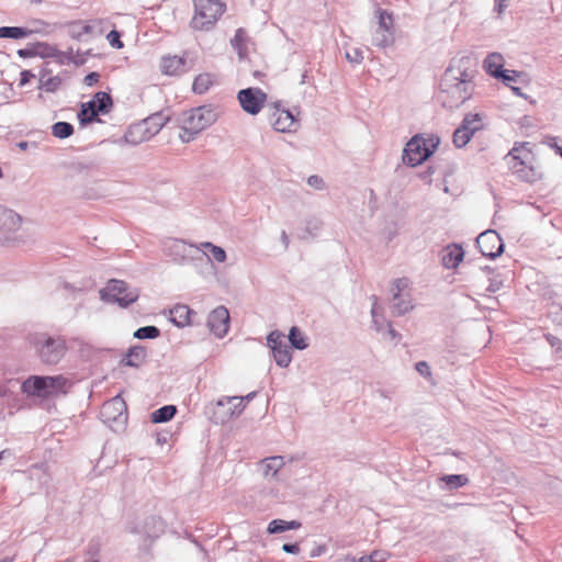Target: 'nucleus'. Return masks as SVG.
Returning a JSON list of instances; mask_svg holds the SVG:
<instances>
[{"label": "nucleus", "instance_id": "nucleus-23", "mask_svg": "<svg viewBox=\"0 0 562 562\" xmlns=\"http://www.w3.org/2000/svg\"><path fill=\"white\" fill-rule=\"evenodd\" d=\"M217 81L216 75L212 72H202L199 74L192 85L193 92L198 94H203L210 90Z\"/></svg>", "mask_w": 562, "mask_h": 562}, {"label": "nucleus", "instance_id": "nucleus-18", "mask_svg": "<svg viewBox=\"0 0 562 562\" xmlns=\"http://www.w3.org/2000/svg\"><path fill=\"white\" fill-rule=\"evenodd\" d=\"M159 69L166 76H181L187 71V54L165 55L160 58Z\"/></svg>", "mask_w": 562, "mask_h": 562}, {"label": "nucleus", "instance_id": "nucleus-14", "mask_svg": "<svg viewBox=\"0 0 562 562\" xmlns=\"http://www.w3.org/2000/svg\"><path fill=\"white\" fill-rule=\"evenodd\" d=\"M159 130L160 125L154 119H147L130 126L125 139L131 144H139L150 139Z\"/></svg>", "mask_w": 562, "mask_h": 562}, {"label": "nucleus", "instance_id": "nucleus-21", "mask_svg": "<svg viewBox=\"0 0 562 562\" xmlns=\"http://www.w3.org/2000/svg\"><path fill=\"white\" fill-rule=\"evenodd\" d=\"M463 257H464V251H463L462 247L459 245L452 244V245H448L443 249L441 261H442V265L447 269H454L463 260Z\"/></svg>", "mask_w": 562, "mask_h": 562}, {"label": "nucleus", "instance_id": "nucleus-30", "mask_svg": "<svg viewBox=\"0 0 562 562\" xmlns=\"http://www.w3.org/2000/svg\"><path fill=\"white\" fill-rule=\"evenodd\" d=\"M461 125L474 135L476 131H480L483 127L482 117L480 114H467Z\"/></svg>", "mask_w": 562, "mask_h": 562}, {"label": "nucleus", "instance_id": "nucleus-29", "mask_svg": "<svg viewBox=\"0 0 562 562\" xmlns=\"http://www.w3.org/2000/svg\"><path fill=\"white\" fill-rule=\"evenodd\" d=\"M176 412H177V409H176L175 406L166 405V406L160 407L159 409L155 411L151 414V420L154 423H165V422H168V420H170L175 416Z\"/></svg>", "mask_w": 562, "mask_h": 562}, {"label": "nucleus", "instance_id": "nucleus-47", "mask_svg": "<svg viewBox=\"0 0 562 562\" xmlns=\"http://www.w3.org/2000/svg\"><path fill=\"white\" fill-rule=\"evenodd\" d=\"M0 562H12V560H11V559H9V558H5V559H3V560H0Z\"/></svg>", "mask_w": 562, "mask_h": 562}, {"label": "nucleus", "instance_id": "nucleus-36", "mask_svg": "<svg viewBox=\"0 0 562 562\" xmlns=\"http://www.w3.org/2000/svg\"><path fill=\"white\" fill-rule=\"evenodd\" d=\"M123 406L124 402L119 397H114L103 404L101 413L103 416H108V418H110L109 413L111 409L120 411L121 413Z\"/></svg>", "mask_w": 562, "mask_h": 562}, {"label": "nucleus", "instance_id": "nucleus-48", "mask_svg": "<svg viewBox=\"0 0 562 562\" xmlns=\"http://www.w3.org/2000/svg\"><path fill=\"white\" fill-rule=\"evenodd\" d=\"M372 314H373V316L375 315V304L372 307Z\"/></svg>", "mask_w": 562, "mask_h": 562}, {"label": "nucleus", "instance_id": "nucleus-51", "mask_svg": "<svg viewBox=\"0 0 562 562\" xmlns=\"http://www.w3.org/2000/svg\"><path fill=\"white\" fill-rule=\"evenodd\" d=\"M561 156H562V149H561Z\"/></svg>", "mask_w": 562, "mask_h": 562}, {"label": "nucleus", "instance_id": "nucleus-12", "mask_svg": "<svg viewBox=\"0 0 562 562\" xmlns=\"http://www.w3.org/2000/svg\"><path fill=\"white\" fill-rule=\"evenodd\" d=\"M267 98V93L260 88H246L237 93L241 109L250 115H257L263 109Z\"/></svg>", "mask_w": 562, "mask_h": 562}, {"label": "nucleus", "instance_id": "nucleus-11", "mask_svg": "<svg viewBox=\"0 0 562 562\" xmlns=\"http://www.w3.org/2000/svg\"><path fill=\"white\" fill-rule=\"evenodd\" d=\"M255 392L249 393L246 396H225L217 402V408L215 411L216 418L224 423L235 416L241 414L245 409V401H249L255 396Z\"/></svg>", "mask_w": 562, "mask_h": 562}, {"label": "nucleus", "instance_id": "nucleus-34", "mask_svg": "<svg viewBox=\"0 0 562 562\" xmlns=\"http://www.w3.org/2000/svg\"><path fill=\"white\" fill-rule=\"evenodd\" d=\"M473 135L468 130L460 125L453 133V143L457 147L465 146Z\"/></svg>", "mask_w": 562, "mask_h": 562}, {"label": "nucleus", "instance_id": "nucleus-38", "mask_svg": "<svg viewBox=\"0 0 562 562\" xmlns=\"http://www.w3.org/2000/svg\"><path fill=\"white\" fill-rule=\"evenodd\" d=\"M120 37H121L120 33L117 31H115V30H112L106 35V40H108L109 44L112 47H116V48L123 47V43L121 42Z\"/></svg>", "mask_w": 562, "mask_h": 562}, {"label": "nucleus", "instance_id": "nucleus-19", "mask_svg": "<svg viewBox=\"0 0 562 562\" xmlns=\"http://www.w3.org/2000/svg\"><path fill=\"white\" fill-rule=\"evenodd\" d=\"M207 325L217 337H223L229 328V313L225 306L214 308L207 318Z\"/></svg>", "mask_w": 562, "mask_h": 562}, {"label": "nucleus", "instance_id": "nucleus-4", "mask_svg": "<svg viewBox=\"0 0 562 562\" xmlns=\"http://www.w3.org/2000/svg\"><path fill=\"white\" fill-rule=\"evenodd\" d=\"M439 145L437 136H414L405 146L403 161L408 166L416 167L427 160Z\"/></svg>", "mask_w": 562, "mask_h": 562}, {"label": "nucleus", "instance_id": "nucleus-6", "mask_svg": "<svg viewBox=\"0 0 562 562\" xmlns=\"http://www.w3.org/2000/svg\"><path fill=\"white\" fill-rule=\"evenodd\" d=\"M217 119V114L213 108L202 105L199 108L191 109L188 111L182 120L183 134L180 137L184 140H189L191 136L202 132L210 125H212Z\"/></svg>", "mask_w": 562, "mask_h": 562}, {"label": "nucleus", "instance_id": "nucleus-17", "mask_svg": "<svg viewBox=\"0 0 562 562\" xmlns=\"http://www.w3.org/2000/svg\"><path fill=\"white\" fill-rule=\"evenodd\" d=\"M267 340L268 345L272 349L277 364L282 368H286L292 360V353L290 347L284 341L283 334L274 330L269 334Z\"/></svg>", "mask_w": 562, "mask_h": 562}, {"label": "nucleus", "instance_id": "nucleus-35", "mask_svg": "<svg viewBox=\"0 0 562 562\" xmlns=\"http://www.w3.org/2000/svg\"><path fill=\"white\" fill-rule=\"evenodd\" d=\"M201 246L210 250L215 261L224 262L226 260V252L222 247L215 246L209 241L202 243Z\"/></svg>", "mask_w": 562, "mask_h": 562}, {"label": "nucleus", "instance_id": "nucleus-50", "mask_svg": "<svg viewBox=\"0 0 562 562\" xmlns=\"http://www.w3.org/2000/svg\"><path fill=\"white\" fill-rule=\"evenodd\" d=\"M259 75H260V72H258V71H255V72H254V76H255V77H258Z\"/></svg>", "mask_w": 562, "mask_h": 562}, {"label": "nucleus", "instance_id": "nucleus-26", "mask_svg": "<svg viewBox=\"0 0 562 562\" xmlns=\"http://www.w3.org/2000/svg\"><path fill=\"white\" fill-rule=\"evenodd\" d=\"M301 527V522L296 520H282V519H274L269 522L268 525V532L269 533H280L284 532L286 530H293L299 529Z\"/></svg>", "mask_w": 562, "mask_h": 562}, {"label": "nucleus", "instance_id": "nucleus-49", "mask_svg": "<svg viewBox=\"0 0 562 562\" xmlns=\"http://www.w3.org/2000/svg\"><path fill=\"white\" fill-rule=\"evenodd\" d=\"M4 452V450L0 452V460L3 458Z\"/></svg>", "mask_w": 562, "mask_h": 562}, {"label": "nucleus", "instance_id": "nucleus-2", "mask_svg": "<svg viewBox=\"0 0 562 562\" xmlns=\"http://www.w3.org/2000/svg\"><path fill=\"white\" fill-rule=\"evenodd\" d=\"M509 170L521 181L537 182L542 179L536 145L530 142H517L505 156Z\"/></svg>", "mask_w": 562, "mask_h": 562}, {"label": "nucleus", "instance_id": "nucleus-28", "mask_svg": "<svg viewBox=\"0 0 562 562\" xmlns=\"http://www.w3.org/2000/svg\"><path fill=\"white\" fill-rule=\"evenodd\" d=\"M30 34V31L18 26H2L0 27L1 38H24Z\"/></svg>", "mask_w": 562, "mask_h": 562}, {"label": "nucleus", "instance_id": "nucleus-39", "mask_svg": "<svg viewBox=\"0 0 562 562\" xmlns=\"http://www.w3.org/2000/svg\"><path fill=\"white\" fill-rule=\"evenodd\" d=\"M416 370L419 374L424 375L425 378L431 376L430 367L426 361H419L416 364Z\"/></svg>", "mask_w": 562, "mask_h": 562}, {"label": "nucleus", "instance_id": "nucleus-44", "mask_svg": "<svg viewBox=\"0 0 562 562\" xmlns=\"http://www.w3.org/2000/svg\"><path fill=\"white\" fill-rule=\"evenodd\" d=\"M307 183L314 188H321L322 184H323V180L321 177L318 176H311L308 179H307Z\"/></svg>", "mask_w": 562, "mask_h": 562}, {"label": "nucleus", "instance_id": "nucleus-10", "mask_svg": "<svg viewBox=\"0 0 562 562\" xmlns=\"http://www.w3.org/2000/svg\"><path fill=\"white\" fill-rule=\"evenodd\" d=\"M378 23L371 34V44L376 47H386L394 43V21L391 13L378 10Z\"/></svg>", "mask_w": 562, "mask_h": 562}, {"label": "nucleus", "instance_id": "nucleus-16", "mask_svg": "<svg viewBox=\"0 0 562 562\" xmlns=\"http://www.w3.org/2000/svg\"><path fill=\"white\" fill-rule=\"evenodd\" d=\"M476 246L484 257L495 258L503 251V240L495 231H486L476 238Z\"/></svg>", "mask_w": 562, "mask_h": 562}, {"label": "nucleus", "instance_id": "nucleus-32", "mask_svg": "<svg viewBox=\"0 0 562 562\" xmlns=\"http://www.w3.org/2000/svg\"><path fill=\"white\" fill-rule=\"evenodd\" d=\"M289 340L291 345L296 349H305L307 347L306 337L295 326L290 329Z\"/></svg>", "mask_w": 562, "mask_h": 562}, {"label": "nucleus", "instance_id": "nucleus-9", "mask_svg": "<svg viewBox=\"0 0 562 562\" xmlns=\"http://www.w3.org/2000/svg\"><path fill=\"white\" fill-rule=\"evenodd\" d=\"M112 105L113 102L109 93L103 91L97 92L90 101L81 104L78 119L81 124L91 123L98 114L109 113Z\"/></svg>", "mask_w": 562, "mask_h": 562}, {"label": "nucleus", "instance_id": "nucleus-20", "mask_svg": "<svg viewBox=\"0 0 562 562\" xmlns=\"http://www.w3.org/2000/svg\"><path fill=\"white\" fill-rule=\"evenodd\" d=\"M233 48L237 52L239 60H249V54L255 49L250 36L245 29H238L231 41Z\"/></svg>", "mask_w": 562, "mask_h": 562}, {"label": "nucleus", "instance_id": "nucleus-1", "mask_svg": "<svg viewBox=\"0 0 562 562\" xmlns=\"http://www.w3.org/2000/svg\"><path fill=\"white\" fill-rule=\"evenodd\" d=\"M474 71L469 58L454 61L445 71L441 82V99L446 106L452 109L461 105L472 95Z\"/></svg>", "mask_w": 562, "mask_h": 562}, {"label": "nucleus", "instance_id": "nucleus-27", "mask_svg": "<svg viewBox=\"0 0 562 562\" xmlns=\"http://www.w3.org/2000/svg\"><path fill=\"white\" fill-rule=\"evenodd\" d=\"M146 359V350L142 347H134L126 353L124 361L127 366L138 367Z\"/></svg>", "mask_w": 562, "mask_h": 562}, {"label": "nucleus", "instance_id": "nucleus-15", "mask_svg": "<svg viewBox=\"0 0 562 562\" xmlns=\"http://www.w3.org/2000/svg\"><path fill=\"white\" fill-rule=\"evenodd\" d=\"M411 286V281L407 278H400L394 280L392 284V293L394 303V312L398 315H402L413 308L408 290Z\"/></svg>", "mask_w": 562, "mask_h": 562}, {"label": "nucleus", "instance_id": "nucleus-3", "mask_svg": "<svg viewBox=\"0 0 562 562\" xmlns=\"http://www.w3.org/2000/svg\"><path fill=\"white\" fill-rule=\"evenodd\" d=\"M69 386L70 384L64 375H31L22 383L21 390L27 396L48 398L67 393Z\"/></svg>", "mask_w": 562, "mask_h": 562}, {"label": "nucleus", "instance_id": "nucleus-31", "mask_svg": "<svg viewBox=\"0 0 562 562\" xmlns=\"http://www.w3.org/2000/svg\"><path fill=\"white\" fill-rule=\"evenodd\" d=\"M52 133L57 138H67L72 135L74 127L67 122H57L52 126Z\"/></svg>", "mask_w": 562, "mask_h": 562}, {"label": "nucleus", "instance_id": "nucleus-42", "mask_svg": "<svg viewBox=\"0 0 562 562\" xmlns=\"http://www.w3.org/2000/svg\"><path fill=\"white\" fill-rule=\"evenodd\" d=\"M99 79H100V74L90 72L85 77L83 82H85V85L91 87V86L95 85L99 81Z\"/></svg>", "mask_w": 562, "mask_h": 562}, {"label": "nucleus", "instance_id": "nucleus-45", "mask_svg": "<svg viewBox=\"0 0 562 562\" xmlns=\"http://www.w3.org/2000/svg\"><path fill=\"white\" fill-rule=\"evenodd\" d=\"M8 217L11 220V221H14L16 218V221L19 222L20 218L19 216H16L15 214H13L12 212L8 213Z\"/></svg>", "mask_w": 562, "mask_h": 562}, {"label": "nucleus", "instance_id": "nucleus-37", "mask_svg": "<svg viewBox=\"0 0 562 562\" xmlns=\"http://www.w3.org/2000/svg\"><path fill=\"white\" fill-rule=\"evenodd\" d=\"M134 336L138 339H153L159 336V329L155 326L140 327L135 331Z\"/></svg>", "mask_w": 562, "mask_h": 562}, {"label": "nucleus", "instance_id": "nucleus-40", "mask_svg": "<svg viewBox=\"0 0 562 562\" xmlns=\"http://www.w3.org/2000/svg\"><path fill=\"white\" fill-rule=\"evenodd\" d=\"M382 560H384L382 553L379 551H373L371 554L361 557L359 559V562H378Z\"/></svg>", "mask_w": 562, "mask_h": 562}, {"label": "nucleus", "instance_id": "nucleus-46", "mask_svg": "<svg viewBox=\"0 0 562 562\" xmlns=\"http://www.w3.org/2000/svg\"><path fill=\"white\" fill-rule=\"evenodd\" d=\"M390 335L392 336V338L396 337L395 330L393 328H390Z\"/></svg>", "mask_w": 562, "mask_h": 562}, {"label": "nucleus", "instance_id": "nucleus-33", "mask_svg": "<svg viewBox=\"0 0 562 562\" xmlns=\"http://www.w3.org/2000/svg\"><path fill=\"white\" fill-rule=\"evenodd\" d=\"M441 481L445 482L450 490L462 487L469 483V479L463 474L445 475L441 477Z\"/></svg>", "mask_w": 562, "mask_h": 562}, {"label": "nucleus", "instance_id": "nucleus-22", "mask_svg": "<svg viewBox=\"0 0 562 562\" xmlns=\"http://www.w3.org/2000/svg\"><path fill=\"white\" fill-rule=\"evenodd\" d=\"M194 312L188 305L179 304L170 310V321L178 327L189 326Z\"/></svg>", "mask_w": 562, "mask_h": 562}, {"label": "nucleus", "instance_id": "nucleus-43", "mask_svg": "<svg viewBox=\"0 0 562 562\" xmlns=\"http://www.w3.org/2000/svg\"><path fill=\"white\" fill-rule=\"evenodd\" d=\"M282 549L288 553L296 554L300 552V547L296 543H285Z\"/></svg>", "mask_w": 562, "mask_h": 562}, {"label": "nucleus", "instance_id": "nucleus-24", "mask_svg": "<svg viewBox=\"0 0 562 562\" xmlns=\"http://www.w3.org/2000/svg\"><path fill=\"white\" fill-rule=\"evenodd\" d=\"M504 67V57L499 53H491L483 63L484 70L498 78Z\"/></svg>", "mask_w": 562, "mask_h": 562}, {"label": "nucleus", "instance_id": "nucleus-41", "mask_svg": "<svg viewBox=\"0 0 562 562\" xmlns=\"http://www.w3.org/2000/svg\"><path fill=\"white\" fill-rule=\"evenodd\" d=\"M517 77V72L514 70H504L499 75V79H502L504 82H510L515 81Z\"/></svg>", "mask_w": 562, "mask_h": 562}, {"label": "nucleus", "instance_id": "nucleus-25", "mask_svg": "<svg viewBox=\"0 0 562 562\" xmlns=\"http://www.w3.org/2000/svg\"><path fill=\"white\" fill-rule=\"evenodd\" d=\"M283 465L281 457H271L261 461L260 468L265 476L273 477Z\"/></svg>", "mask_w": 562, "mask_h": 562}, {"label": "nucleus", "instance_id": "nucleus-13", "mask_svg": "<svg viewBox=\"0 0 562 562\" xmlns=\"http://www.w3.org/2000/svg\"><path fill=\"white\" fill-rule=\"evenodd\" d=\"M269 120L276 131L282 133H292L297 130V120L295 119L292 112L281 108L280 103H273L269 108Z\"/></svg>", "mask_w": 562, "mask_h": 562}, {"label": "nucleus", "instance_id": "nucleus-5", "mask_svg": "<svg viewBox=\"0 0 562 562\" xmlns=\"http://www.w3.org/2000/svg\"><path fill=\"white\" fill-rule=\"evenodd\" d=\"M194 15L191 25L194 30L207 31L215 25L225 10L220 0H193Z\"/></svg>", "mask_w": 562, "mask_h": 562}, {"label": "nucleus", "instance_id": "nucleus-8", "mask_svg": "<svg viewBox=\"0 0 562 562\" xmlns=\"http://www.w3.org/2000/svg\"><path fill=\"white\" fill-rule=\"evenodd\" d=\"M34 344L41 359L48 364L57 363L67 349L65 339L44 334L40 335Z\"/></svg>", "mask_w": 562, "mask_h": 562}, {"label": "nucleus", "instance_id": "nucleus-7", "mask_svg": "<svg viewBox=\"0 0 562 562\" xmlns=\"http://www.w3.org/2000/svg\"><path fill=\"white\" fill-rule=\"evenodd\" d=\"M139 293L136 289H131L122 280H110L108 284L100 290V297L104 302H114L122 307H127L136 302Z\"/></svg>", "mask_w": 562, "mask_h": 562}]
</instances>
